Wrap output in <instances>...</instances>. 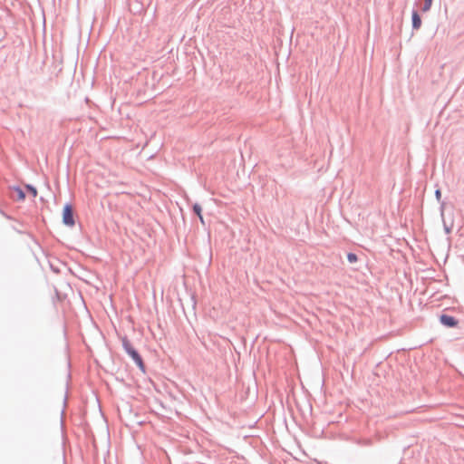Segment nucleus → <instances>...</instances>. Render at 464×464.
Masks as SVG:
<instances>
[{"label":"nucleus","instance_id":"nucleus-3","mask_svg":"<svg viewBox=\"0 0 464 464\" xmlns=\"http://www.w3.org/2000/svg\"><path fill=\"white\" fill-rule=\"evenodd\" d=\"M440 322L444 325L449 326V327H454L457 325V321L455 320V318L452 316H450V315H446V314H443L440 316Z\"/></svg>","mask_w":464,"mask_h":464},{"label":"nucleus","instance_id":"nucleus-1","mask_svg":"<svg viewBox=\"0 0 464 464\" xmlns=\"http://www.w3.org/2000/svg\"><path fill=\"white\" fill-rule=\"evenodd\" d=\"M63 221L66 226L72 227L74 225L73 212L70 205H66L63 210Z\"/></svg>","mask_w":464,"mask_h":464},{"label":"nucleus","instance_id":"nucleus-4","mask_svg":"<svg viewBox=\"0 0 464 464\" xmlns=\"http://www.w3.org/2000/svg\"><path fill=\"white\" fill-rule=\"evenodd\" d=\"M421 25V19L420 17V15L418 14V13L416 11H414L412 13V27L414 29H419Z\"/></svg>","mask_w":464,"mask_h":464},{"label":"nucleus","instance_id":"nucleus-8","mask_svg":"<svg viewBox=\"0 0 464 464\" xmlns=\"http://www.w3.org/2000/svg\"><path fill=\"white\" fill-rule=\"evenodd\" d=\"M347 259L350 263H354L357 261V256L355 254L349 253L347 255Z\"/></svg>","mask_w":464,"mask_h":464},{"label":"nucleus","instance_id":"nucleus-2","mask_svg":"<svg viewBox=\"0 0 464 464\" xmlns=\"http://www.w3.org/2000/svg\"><path fill=\"white\" fill-rule=\"evenodd\" d=\"M125 349L130 356L135 361V362L140 367L143 368V362L140 354L130 346V343H124Z\"/></svg>","mask_w":464,"mask_h":464},{"label":"nucleus","instance_id":"nucleus-9","mask_svg":"<svg viewBox=\"0 0 464 464\" xmlns=\"http://www.w3.org/2000/svg\"><path fill=\"white\" fill-rule=\"evenodd\" d=\"M16 192H17V194H18V198H19L20 199H24V192H23L21 189H19V188H18V189H16Z\"/></svg>","mask_w":464,"mask_h":464},{"label":"nucleus","instance_id":"nucleus-6","mask_svg":"<svg viewBox=\"0 0 464 464\" xmlns=\"http://www.w3.org/2000/svg\"><path fill=\"white\" fill-rule=\"evenodd\" d=\"M432 5V0H424V5L422 7L423 12H427L430 9Z\"/></svg>","mask_w":464,"mask_h":464},{"label":"nucleus","instance_id":"nucleus-10","mask_svg":"<svg viewBox=\"0 0 464 464\" xmlns=\"http://www.w3.org/2000/svg\"><path fill=\"white\" fill-rule=\"evenodd\" d=\"M440 196H441L440 190V189H437V190H436V198H437L438 199H440Z\"/></svg>","mask_w":464,"mask_h":464},{"label":"nucleus","instance_id":"nucleus-7","mask_svg":"<svg viewBox=\"0 0 464 464\" xmlns=\"http://www.w3.org/2000/svg\"><path fill=\"white\" fill-rule=\"evenodd\" d=\"M26 189L32 194L34 198L37 196V190L33 186L26 185Z\"/></svg>","mask_w":464,"mask_h":464},{"label":"nucleus","instance_id":"nucleus-5","mask_svg":"<svg viewBox=\"0 0 464 464\" xmlns=\"http://www.w3.org/2000/svg\"><path fill=\"white\" fill-rule=\"evenodd\" d=\"M195 213L198 216L201 223H204L203 217L201 215V207L198 204H195L193 207Z\"/></svg>","mask_w":464,"mask_h":464}]
</instances>
